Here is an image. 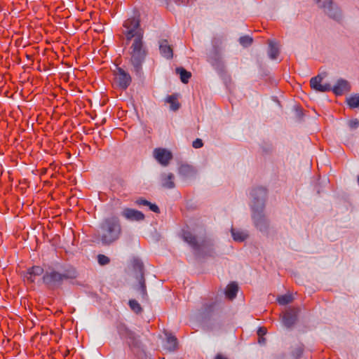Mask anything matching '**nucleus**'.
Masks as SVG:
<instances>
[{
  "label": "nucleus",
  "mask_w": 359,
  "mask_h": 359,
  "mask_svg": "<svg viewBox=\"0 0 359 359\" xmlns=\"http://www.w3.org/2000/svg\"><path fill=\"white\" fill-rule=\"evenodd\" d=\"M122 35L127 45L133 40L129 50L130 62L137 75H140L142 63L147 54L143 43L144 32L140 27V20L135 18L127 19L123 25Z\"/></svg>",
  "instance_id": "nucleus-1"
},
{
  "label": "nucleus",
  "mask_w": 359,
  "mask_h": 359,
  "mask_svg": "<svg viewBox=\"0 0 359 359\" xmlns=\"http://www.w3.org/2000/svg\"><path fill=\"white\" fill-rule=\"evenodd\" d=\"M100 232L95 233L94 241H100L104 245H109L119 239L122 228L116 217L106 218L100 224Z\"/></svg>",
  "instance_id": "nucleus-2"
},
{
  "label": "nucleus",
  "mask_w": 359,
  "mask_h": 359,
  "mask_svg": "<svg viewBox=\"0 0 359 359\" xmlns=\"http://www.w3.org/2000/svg\"><path fill=\"white\" fill-rule=\"evenodd\" d=\"M253 197L252 205V219L256 227L260 231H265L268 229V221L262 214L264 208V201L266 197V190L263 187L253 189L251 193Z\"/></svg>",
  "instance_id": "nucleus-3"
},
{
  "label": "nucleus",
  "mask_w": 359,
  "mask_h": 359,
  "mask_svg": "<svg viewBox=\"0 0 359 359\" xmlns=\"http://www.w3.org/2000/svg\"><path fill=\"white\" fill-rule=\"evenodd\" d=\"M116 330L120 338L129 346L131 351L141 348L142 342L140 336L128 327L126 324L118 323L116 325Z\"/></svg>",
  "instance_id": "nucleus-4"
},
{
  "label": "nucleus",
  "mask_w": 359,
  "mask_h": 359,
  "mask_svg": "<svg viewBox=\"0 0 359 359\" xmlns=\"http://www.w3.org/2000/svg\"><path fill=\"white\" fill-rule=\"evenodd\" d=\"M184 240L188 243L194 250L202 252L211 253L214 250V244L210 239H204L200 243L197 241L196 237L189 231H184L183 233Z\"/></svg>",
  "instance_id": "nucleus-5"
},
{
  "label": "nucleus",
  "mask_w": 359,
  "mask_h": 359,
  "mask_svg": "<svg viewBox=\"0 0 359 359\" xmlns=\"http://www.w3.org/2000/svg\"><path fill=\"white\" fill-rule=\"evenodd\" d=\"M114 83L121 90H126L130 85L132 78L129 73L119 67L113 71Z\"/></svg>",
  "instance_id": "nucleus-6"
},
{
  "label": "nucleus",
  "mask_w": 359,
  "mask_h": 359,
  "mask_svg": "<svg viewBox=\"0 0 359 359\" xmlns=\"http://www.w3.org/2000/svg\"><path fill=\"white\" fill-rule=\"evenodd\" d=\"M69 278L66 274L60 273L53 269L47 271L43 276V283L49 287L53 288L62 283L64 279Z\"/></svg>",
  "instance_id": "nucleus-7"
},
{
  "label": "nucleus",
  "mask_w": 359,
  "mask_h": 359,
  "mask_svg": "<svg viewBox=\"0 0 359 359\" xmlns=\"http://www.w3.org/2000/svg\"><path fill=\"white\" fill-rule=\"evenodd\" d=\"M318 7L324 9V11L335 20L341 18V11L339 8L333 4L332 0H315Z\"/></svg>",
  "instance_id": "nucleus-8"
},
{
  "label": "nucleus",
  "mask_w": 359,
  "mask_h": 359,
  "mask_svg": "<svg viewBox=\"0 0 359 359\" xmlns=\"http://www.w3.org/2000/svg\"><path fill=\"white\" fill-rule=\"evenodd\" d=\"M154 157L163 166H167L172 158V153L163 148H156L154 150Z\"/></svg>",
  "instance_id": "nucleus-9"
},
{
  "label": "nucleus",
  "mask_w": 359,
  "mask_h": 359,
  "mask_svg": "<svg viewBox=\"0 0 359 359\" xmlns=\"http://www.w3.org/2000/svg\"><path fill=\"white\" fill-rule=\"evenodd\" d=\"M323 77L319 74L315 77H313L310 81V86L311 88L318 92L325 93L329 92L332 90V86L329 83L322 84L321 82Z\"/></svg>",
  "instance_id": "nucleus-10"
},
{
  "label": "nucleus",
  "mask_w": 359,
  "mask_h": 359,
  "mask_svg": "<svg viewBox=\"0 0 359 359\" xmlns=\"http://www.w3.org/2000/svg\"><path fill=\"white\" fill-rule=\"evenodd\" d=\"M121 216L126 219L132 222H139L144 219V215L137 210L132 208H124L121 212Z\"/></svg>",
  "instance_id": "nucleus-11"
},
{
  "label": "nucleus",
  "mask_w": 359,
  "mask_h": 359,
  "mask_svg": "<svg viewBox=\"0 0 359 359\" xmlns=\"http://www.w3.org/2000/svg\"><path fill=\"white\" fill-rule=\"evenodd\" d=\"M297 309H289L283 315V323L287 327H292L296 322L297 318Z\"/></svg>",
  "instance_id": "nucleus-12"
},
{
  "label": "nucleus",
  "mask_w": 359,
  "mask_h": 359,
  "mask_svg": "<svg viewBox=\"0 0 359 359\" xmlns=\"http://www.w3.org/2000/svg\"><path fill=\"white\" fill-rule=\"evenodd\" d=\"M160 182L161 186L165 189H172L175 187V175L171 172H164L161 175Z\"/></svg>",
  "instance_id": "nucleus-13"
},
{
  "label": "nucleus",
  "mask_w": 359,
  "mask_h": 359,
  "mask_svg": "<svg viewBox=\"0 0 359 359\" xmlns=\"http://www.w3.org/2000/svg\"><path fill=\"white\" fill-rule=\"evenodd\" d=\"M350 89L351 86L346 80L339 79L337 84L332 88L331 90H332L336 95H341L344 93L348 92Z\"/></svg>",
  "instance_id": "nucleus-14"
},
{
  "label": "nucleus",
  "mask_w": 359,
  "mask_h": 359,
  "mask_svg": "<svg viewBox=\"0 0 359 359\" xmlns=\"http://www.w3.org/2000/svg\"><path fill=\"white\" fill-rule=\"evenodd\" d=\"M43 273V269L39 266H34L27 269V272L25 276V278L29 282L34 283L35 278L42 275Z\"/></svg>",
  "instance_id": "nucleus-15"
},
{
  "label": "nucleus",
  "mask_w": 359,
  "mask_h": 359,
  "mask_svg": "<svg viewBox=\"0 0 359 359\" xmlns=\"http://www.w3.org/2000/svg\"><path fill=\"white\" fill-rule=\"evenodd\" d=\"M159 49H160L161 54L163 57H165L168 59H170L172 57V55H173L172 48L168 44V43L166 40H163L160 42Z\"/></svg>",
  "instance_id": "nucleus-16"
},
{
  "label": "nucleus",
  "mask_w": 359,
  "mask_h": 359,
  "mask_svg": "<svg viewBox=\"0 0 359 359\" xmlns=\"http://www.w3.org/2000/svg\"><path fill=\"white\" fill-rule=\"evenodd\" d=\"M178 172L180 175L188 177L196 174V170L194 167L189 164H182L178 168Z\"/></svg>",
  "instance_id": "nucleus-17"
},
{
  "label": "nucleus",
  "mask_w": 359,
  "mask_h": 359,
  "mask_svg": "<svg viewBox=\"0 0 359 359\" xmlns=\"http://www.w3.org/2000/svg\"><path fill=\"white\" fill-rule=\"evenodd\" d=\"M139 281V287L137 288V292H139L141 299L143 300L147 299V293L145 285V279L144 276H142L138 279Z\"/></svg>",
  "instance_id": "nucleus-18"
},
{
  "label": "nucleus",
  "mask_w": 359,
  "mask_h": 359,
  "mask_svg": "<svg viewBox=\"0 0 359 359\" xmlns=\"http://www.w3.org/2000/svg\"><path fill=\"white\" fill-rule=\"evenodd\" d=\"M238 285L235 283H230L226 290L225 294L226 296L230 299H233L236 297L238 292Z\"/></svg>",
  "instance_id": "nucleus-19"
},
{
  "label": "nucleus",
  "mask_w": 359,
  "mask_h": 359,
  "mask_svg": "<svg viewBox=\"0 0 359 359\" xmlns=\"http://www.w3.org/2000/svg\"><path fill=\"white\" fill-rule=\"evenodd\" d=\"M231 231L233 238L236 241L243 242L248 237V235L246 232L241 230H236L232 228Z\"/></svg>",
  "instance_id": "nucleus-20"
},
{
  "label": "nucleus",
  "mask_w": 359,
  "mask_h": 359,
  "mask_svg": "<svg viewBox=\"0 0 359 359\" xmlns=\"http://www.w3.org/2000/svg\"><path fill=\"white\" fill-rule=\"evenodd\" d=\"M133 269L135 271H137V278L140 279L142 276H144V264L142 261L140 259H134L133 260Z\"/></svg>",
  "instance_id": "nucleus-21"
},
{
  "label": "nucleus",
  "mask_w": 359,
  "mask_h": 359,
  "mask_svg": "<svg viewBox=\"0 0 359 359\" xmlns=\"http://www.w3.org/2000/svg\"><path fill=\"white\" fill-rule=\"evenodd\" d=\"M216 303L212 301L205 302L201 308V313L203 315H209L215 310Z\"/></svg>",
  "instance_id": "nucleus-22"
},
{
  "label": "nucleus",
  "mask_w": 359,
  "mask_h": 359,
  "mask_svg": "<svg viewBox=\"0 0 359 359\" xmlns=\"http://www.w3.org/2000/svg\"><path fill=\"white\" fill-rule=\"evenodd\" d=\"M176 72L180 74V80L184 83H187L191 76V73L184 69L183 67L176 69Z\"/></svg>",
  "instance_id": "nucleus-23"
},
{
  "label": "nucleus",
  "mask_w": 359,
  "mask_h": 359,
  "mask_svg": "<svg viewBox=\"0 0 359 359\" xmlns=\"http://www.w3.org/2000/svg\"><path fill=\"white\" fill-rule=\"evenodd\" d=\"M269 55L271 59L275 60L277 58V57L279 55V48L278 45L270 41L269 43Z\"/></svg>",
  "instance_id": "nucleus-24"
},
{
  "label": "nucleus",
  "mask_w": 359,
  "mask_h": 359,
  "mask_svg": "<svg viewBox=\"0 0 359 359\" xmlns=\"http://www.w3.org/2000/svg\"><path fill=\"white\" fill-rule=\"evenodd\" d=\"M167 348L170 351H174L177 348V339L172 334L167 335Z\"/></svg>",
  "instance_id": "nucleus-25"
},
{
  "label": "nucleus",
  "mask_w": 359,
  "mask_h": 359,
  "mask_svg": "<svg viewBox=\"0 0 359 359\" xmlns=\"http://www.w3.org/2000/svg\"><path fill=\"white\" fill-rule=\"evenodd\" d=\"M166 101L170 104V109L173 111H177L180 107V104L177 100V97L175 95L168 96Z\"/></svg>",
  "instance_id": "nucleus-26"
},
{
  "label": "nucleus",
  "mask_w": 359,
  "mask_h": 359,
  "mask_svg": "<svg viewBox=\"0 0 359 359\" xmlns=\"http://www.w3.org/2000/svg\"><path fill=\"white\" fill-rule=\"evenodd\" d=\"M347 103L351 108L359 107V94H355L347 99Z\"/></svg>",
  "instance_id": "nucleus-27"
},
{
  "label": "nucleus",
  "mask_w": 359,
  "mask_h": 359,
  "mask_svg": "<svg viewBox=\"0 0 359 359\" xmlns=\"http://www.w3.org/2000/svg\"><path fill=\"white\" fill-rule=\"evenodd\" d=\"M277 300L280 305H286L292 302L293 297L291 294H287L278 297Z\"/></svg>",
  "instance_id": "nucleus-28"
},
{
  "label": "nucleus",
  "mask_w": 359,
  "mask_h": 359,
  "mask_svg": "<svg viewBox=\"0 0 359 359\" xmlns=\"http://www.w3.org/2000/svg\"><path fill=\"white\" fill-rule=\"evenodd\" d=\"M128 304L131 310L133 311L135 313L138 314L142 311V309L140 304L136 300L130 299Z\"/></svg>",
  "instance_id": "nucleus-29"
},
{
  "label": "nucleus",
  "mask_w": 359,
  "mask_h": 359,
  "mask_svg": "<svg viewBox=\"0 0 359 359\" xmlns=\"http://www.w3.org/2000/svg\"><path fill=\"white\" fill-rule=\"evenodd\" d=\"M222 43V40L220 37H214L212 40V45L214 49V53L217 55L219 53V47Z\"/></svg>",
  "instance_id": "nucleus-30"
},
{
  "label": "nucleus",
  "mask_w": 359,
  "mask_h": 359,
  "mask_svg": "<svg viewBox=\"0 0 359 359\" xmlns=\"http://www.w3.org/2000/svg\"><path fill=\"white\" fill-rule=\"evenodd\" d=\"M303 351H304L303 345L299 344L297 346V347L295 348H294V350H292V354L297 359L302 355Z\"/></svg>",
  "instance_id": "nucleus-31"
},
{
  "label": "nucleus",
  "mask_w": 359,
  "mask_h": 359,
  "mask_svg": "<svg viewBox=\"0 0 359 359\" xmlns=\"http://www.w3.org/2000/svg\"><path fill=\"white\" fill-rule=\"evenodd\" d=\"M239 41L242 46L247 47L252 44V38L249 36H244L240 38Z\"/></svg>",
  "instance_id": "nucleus-32"
},
{
  "label": "nucleus",
  "mask_w": 359,
  "mask_h": 359,
  "mask_svg": "<svg viewBox=\"0 0 359 359\" xmlns=\"http://www.w3.org/2000/svg\"><path fill=\"white\" fill-rule=\"evenodd\" d=\"M97 261L100 265L104 266L108 264L110 262V259L108 257L104 255H99L97 256Z\"/></svg>",
  "instance_id": "nucleus-33"
},
{
  "label": "nucleus",
  "mask_w": 359,
  "mask_h": 359,
  "mask_svg": "<svg viewBox=\"0 0 359 359\" xmlns=\"http://www.w3.org/2000/svg\"><path fill=\"white\" fill-rule=\"evenodd\" d=\"M348 125L351 129H356L359 126V121L357 118L350 120Z\"/></svg>",
  "instance_id": "nucleus-34"
},
{
  "label": "nucleus",
  "mask_w": 359,
  "mask_h": 359,
  "mask_svg": "<svg viewBox=\"0 0 359 359\" xmlns=\"http://www.w3.org/2000/svg\"><path fill=\"white\" fill-rule=\"evenodd\" d=\"M192 146L196 149L201 148L203 146L202 140L197 138L196 140L193 142Z\"/></svg>",
  "instance_id": "nucleus-35"
},
{
  "label": "nucleus",
  "mask_w": 359,
  "mask_h": 359,
  "mask_svg": "<svg viewBox=\"0 0 359 359\" xmlns=\"http://www.w3.org/2000/svg\"><path fill=\"white\" fill-rule=\"evenodd\" d=\"M136 203L139 205L148 206L149 205H151L150 202H149L148 201H147L145 199H142V198H140V199L137 200Z\"/></svg>",
  "instance_id": "nucleus-36"
},
{
  "label": "nucleus",
  "mask_w": 359,
  "mask_h": 359,
  "mask_svg": "<svg viewBox=\"0 0 359 359\" xmlns=\"http://www.w3.org/2000/svg\"><path fill=\"white\" fill-rule=\"evenodd\" d=\"M148 206L149 207V209L154 212L158 213L160 212L158 207L155 204L151 203V205H149Z\"/></svg>",
  "instance_id": "nucleus-37"
},
{
  "label": "nucleus",
  "mask_w": 359,
  "mask_h": 359,
  "mask_svg": "<svg viewBox=\"0 0 359 359\" xmlns=\"http://www.w3.org/2000/svg\"><path fill=\"white\" fill-rule=\"evenodd\" d=\"M266 330L264 327H260L258 331H257V334L259 336H263L266 334Z\"/></svg>",
  "instance_id": "nucleus-38"
},
{
  "label": "nucleus",
  "mask_w": 359,
  "mask_h": 359,
  "mask_svg": "<svg viewBox=\"0 0 359 359\" xmlns=\"http://www.w3.org/2000/svg\"><path fill=\"white\" fill-rule=\"evenodd\" d=\"M258 342L260 344H264L265 342H266V339L264 337H263V336H259V340H258Z\"/></svg>",
  "instance_id": "nucleus-39"
},
{
  "label": "nucleus",
  "mask_w": 359,
  "mask_h": 359,
  "mask_svg": "<svg viewBox=\"0 0 359 359\" xmlns=\"http://www.w3.org/2000/svg\"><path fill=\"white\" fill-rule=\"evenodd\" d=\"M215 359H227V358L224 355L219 353L215 356Z\"/></svg>",
  "instance_id": "nucleus-40"
}]
</instances>
